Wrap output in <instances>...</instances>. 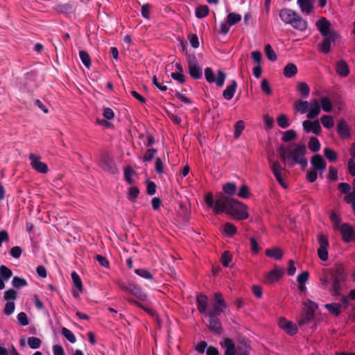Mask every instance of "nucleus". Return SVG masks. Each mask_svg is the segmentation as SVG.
<instances>
[{"instance_id": "f257e3e1", "label": "nucleus", "mask_w": 355, "mask_h": 355, "mask_svg": "<svg viewBox=\"0 0 355 355\" xmlns=\"http://www.w3.org/2000/svg\"><path fill=\"white\" fill-rule=\"evenodd\" d=\"M347 272L345 265L337 262L331 268L324 270L320 281L324 288H328L333 296L342 295V291L346 285Z\"/></svg>"}, {"instance_id": "f03ea898", "label": "nucleus", "mask_w": 355, "mask_h": 355, "mask_svg": "<svg viewBox=\"0 0 355 355\" xmlns=\"http://www.w3.org/2000/svg\"><path fill=\"white\" fill-rule=\"evenodd\" d=\"M315 26L324 37L318 44V50L323 54H328L331 51V44L335 42L338 34L335 30L331 29V23L326 17H322L316 21Z\"/></svg>"}, {"instance_id": "7ed1b4c3", "label": "nucleus", "mask_w": 355, "mask_h": 355, "mask_svg": "<svg viewBox=\"0 0 355 355\" xmlns=\"http://www.w3.org/2000/svg\"><path fill=\"white\" fill-rule=\"evenodd\" d=\"M281 20L285 24H290L293 28L300 31H305L308 22L300 16L298 13L289 8H283L279 13Z\"/></svg>"}, {"instance_id": "20e7f679", "label": "nucleus", "mask_w": 355, "mask_h": 355, "mask_svg": "<svg viewBox=\"0 0 355 355\" xmlns=\"http://www.w3.org/2000/svg\"><path fill=\"white\" fill-rule=\"evenodd\" d=\"M306 153V149L304 144L295 145V148L293 150L288 151V154L291 156V160H288V166L291 167L295 164H298L303 169L306 168L308 162L305 158Z\"/></svg>"}, {"instance_id": "39448f33", "label": "nucleus", "mask_w": 355, "mask_h": 355, "mask_svg": "<svg viewBox=\"0 0 355 355\" xmlns=\"http://www.w3.org/2000/svg\"><path fill=\"white\" fill-rule=\"evenodd\" d=\"M247 208L245 204L236 199H233L227 214L237 220H244L248 218Z\"/></svg>"}, {"instance_id": "423d86ee", "label": "nucleus", "mask_w": 355, "mask_h": 355, "mask_svg": "<svg viewBox=\"0 0 355 355\" xmlns=\"http://www.w3.org/2000/svg\"><path fill=\"white\" fill-rule=\"evenodd\" d=\"M233 199V198L220 193L215 200L214 212L216 214H220L223 212L227 214Z\"/></svg>"}, {"instance_id": "0eeeda50", "label": "nucleus", "mask_w": 355, "mask_h": 355, "mask_svg": "<svg viewBox=\"0 0 355 355\" xmlns=\"http://www.w3.org/2000/svg\"><path fill=\"white\" fill-rule=\"evenodd\" d=\"M205 76L209 83H215L218 87L223 86L226 78V74L221 70L218 71L217 77L216 78L214 71L211 67H207L205 69Z\"/></svg>"}, {"instance_id": "6e6552de", "label": "nucleus", "mask_w": 355, "mask_h": 355, "mask_svg": "<svg viewBox=\"0 0 355 355\" xmlns=\"http://www.w3.org/2000/svg\"><path fill=\"white\" fill-rule=\"evenodd\" d=\"M99 166L103 171L110 174L118 173V168L114 159L107 153H103L100 156Z\"/></svg>"}, {"instance_id": "1a4fd4ad", "label": "nucleus", "mask_w": 355, "mask_h": 355, "mask_svg": "<svg viewBox=\"0 0 355 355\" xmlns=\"http://www.w3.org/2000/svg\"><path fill=\"white\" fill-rule=\"evenodd\" d=\"M270 169L272 171V173L276 178L278 183L283 187V188H287V184L284 180L282 178V172L285 171L286 169L282 166L281 164L278 161H270Z\"/></svg>"}, {"instance_id": "9d476101", "label": "nucleus", "mask_w": 355, "mask_h": 355, "mask_svg": "<svg viewBox=\"0 0 355 355\" xmlns=\"http://www.w3.org/2000/svg\"><path fill=\"white\" fill-rule=\"evenodd\" d=\"M339 230L345 243L355 242V227L345 223L340 225Z\"/></svg>"}, {"instance_id": "9b49d317", "label": "nucleus", "mask_w": 355, "mask_h": 355, "mask_svg": "<svg viewBox=\"0 0 355 355\" xmlns=\"http://www.w3.org/2000/svg\"><path fill=\"white\" fill-rule=\"evenodd\" d=\"M119 286L124 291L132 294L140 300H145L146 299V295L145 293L142 291L138 286L134 284L129 283L125 284L124 283H121Z\"/></svg>"}, {"instance_id": "f8f14e48", "label": "nucleus", "mask_w": 355, "mask_h": 355, "mask_svg": "<svg viewBox=\"0 0 355 355\" xmlns=\"http://www.w3.org/2000/svg\"><path fill=\"white\" fill-rule=\"evenodd\" d=\"M318 241L320 244V247L318 249V257L322 261H327L328 259V251H327V248L329 246L328 238L325 235L320 234L318 237Z\"/></svg>"}, {"instance_id": "ddd939ff", "label": "nucleus", "mask_w": 355, "mask_h": 355, "mask_svg": "<svg viewBox=\"0 0 355 355\" xmlns=\"http://www.w3.org/2000/svg\"><path fill=\"white\" fill-rule=\"evenodd\" d=\"M311 164L313 169L318 171L320 176L322 177V173L327 168V162L323 157L319 154L314 155L311 159Z\"/></svg>"}, {"instance_id": "4468645a", "label": "nucleus", "mask_w": 355, "mask_h": 355, "mask_svg": "<svg viewBox=\"0 0 355 355\" xmlns=\"http://www.w3.org/2000/svg\"><path fill=\"white\" fill-rule=\"evenodd\" d=\"M29 159L31 160V166L36 171L42 173H46L48 172V166L45 163L40 161V157L39 156L31 153L29 155Z\"/></svg>"}, {"instance_id": "2eb2a0df", "label": "nucleus", "mask_w": 355, "mask_h": 355, "mask_svg": "<svg viewBox=\"0 0 355 355\" xmlns=\"http://www.w3.org/2000/svg\"><path fill=\"white\" fill-rule=\"evenodd\" d=\"M302 126L306 133L313 132L316 135H320L321 133V126L318 120L313 121L305 120L302 122Z\"/></svg>"}, {"instance_id": "dca6fc26", "label": "nucleus", "mask_w": 355, "mask_h": 355, "mask_svg": "<svg viewBox=\"0 0 355 355\" xmlns=\"http://www.w3.org/2000/svg\"><path fill=\"white\" fill-rule=\"evenodd\" d=\"M336 130L337 133L342 139L351 137V130L345 119H341L338 121Z\"/></svg>"}, {"instance_id": "f3484780", "label": "nucleus", "mask_w": 355, "mask_h": 355, "mask_svg": "<svg viewBox=\"0 0 355 355\" xmlns=\"http://www.w3.org/2000/svg\"><path fill=\"white\" fill-rule=\"evenodd\" d=\"M279 327L290 336H294L297 333V327L293 322L282 318L278 322Z\"/></svg>"}, {"instance_id": "a211bd4d", "label": "nucleus", "mask_w": 355, "mask_h": 355, "mask_svg": "<svg viewBox=\"0 0 355 355\" xmlns=\"http://www.w3.org/2000/svg\"><path fill=\"white\" fill-rule=\"evenodd\" d=\"M197 308L201 314L207 311L208 297L205 294L200 293L196 295Z\"/></svg>"}, {"instance_id": "6ab92c4d", "label": "nucleus", "mask_w": 355, "mask_h": 355, "mask_svg": "<svg viewBox=\"0 0 355 355\" xmlns=\"http://www.w3.org/2000/svg\"><path fill=\"white\" fill-rule=\"evenodd\" d=\"M284 272V270L282 268L275 266L273 270L270 271L266 276V282L268 283H272L277 282L282 278Z\"/></svg>"}, {"instance_id": "aec40b11", "label": "nucleus", "mask_w": 355, "mask_h": 355, "mask_svg": "<svg viewBox=\"0 0 355 355\" xmlns=\"http://www.w3.org/2000/svg\"><path fill=\"white\" fill-rule=\"evenodd\" d=\"M208 328L217 335L223 333V327L218 318L209 317Z\"/></svg>"}, {"instance_id": "412c9836", "label": "nucleus", "mask_w": 355, "mask_h": 355, "mask_svg": "<svg viewBox=\"0 0 355 355\" xmlns=\"http://www.w3.org/2000/svg\"><path fill=\"white\" fill-rule=\"evenodd\" d=\"M320 105L319 103V101L317 99H314L311 103V107L308 110V113L306 114V117L309 120L313 119L316 118L320 113Z\"/></svg>"}, {"instance_id": "4be33fe9", "label": "nucleus", "mask_w": 355, "mask_h": 355, "mask_svg": "<svg viewBox=\"0 0 355 355\" xmlns=\"http://www.w3.org/2000/svg\"><path fill=\"white\" fill-rule=\"evenodd\" d=\"M237 88V83L235 80L231 81L230 85H227L223 92V96L225 99L230 101L233 97Z\"/></svg>"}, {"instance_id": "5701e85b", "label": "nucleus", "mask_w": 355, "mask_h": 355, "mask_svg": "<svg viewBox=\"0 0 355 355\" xmlns=\"http://www.w3.org/2000/svg\"><path fill=\"white\" fill-rule=\"evenodd\" d=\"M336 71V73L342 77L347 76L350 71L349 66L345 60H339L337 62Z\"/></svg>"}, {"instance_id": "b1692460", "label": "nucleus", "mask_w": 355, "mask_h": 355, "mask_svg": "<svg viewBox=\"0 0 355 355\" xmlns=\"http://www.w3.org/2000/svg\"><path fill=\"white\" fill-rule=\"evenodd\" d=\"M297 3L302 12L309 15L313 9L312 0H297Z\"/></svg>"}, {"instance_id": "393cba45", "label": "nucleus", "mask_w": 355, "mask_h": 355, "mask_svg": "<svg viewBox=\"0 0 355 355\" xmlns=\"http://www.w3.org/2000/svg\"><path fill=\"white\" fill-rule=\"evenodd\" d=\"M309 103L306 101L297 100L293 103V109L302 114L308 112Z\"/></svg>"}, {"instance_id": "a878e982", "label": "nucleus", "mask_w": 355, "mask_h": 355, "mask_svg": "<svg viewBox=\"0 0 355 355\" xmlns=\"http://www.w3.org/2000/svg\"><path fill=\"white\" fill-rule=\"evenodd\" d=\"M324 308L329 311L330 313L338 316L341 313V305L339 303L326 304Z\"/></svg>"}, {"instance_id": "bb28decb", "label": "nucleus", "mask_w": 355, "mask_h": 355, "mask_svg": "<svg viewBox=\"0 0 355 355\" xmlns=\"http://www.w3.org/2000/svg\"><path fill=\"white\" fill-rule=\"evenodd\" d=\"M188 69H189V73L192 78H193L195 80H198L202 78V69L200 67L199 64L188 67Z\"/></svg>"}, {"instance_id": "cd10ccee", "label": "nucleus", "mask_w": 355, "mask_h": 355, "mask_svg": "<svg viewBox=\"0 0 355 355\" xmlns=\"http://www.w3.org/2000/svg\"><path fill=\"white\" fill-rule=\"evenodd\" d=\"M297 72V68L293 63L287 64L284 69V75L287 78L294 76Z\"/></svg>"}, {"instance_id": "c85d7f7f", "label": "nucleus", "mask_w": 355, "mask_h": 355, "mask_svg": "<svg viewBox=\"0 0 355 355\" xmlns=\"http://www.w3.org/2000/svg\"><path fill=\"white\" fill-rule=\"evenodd\" d=\"M223 192L228 195L227 196H232L236 192V185L234 182H227L223 186Z\"/></svg>"}, {"instance_id": "c756f323", "label": "nucleus", "mask_w": 355, "mask_h": 355, "mask_svg": "<svg viewBox=\"0 0 355 355\" xmlns=\"http://www.w3.org/2000/svg\"><path fill=\"white\" fill-rule=\"evenodd\" d=\"M266 254L268 257L274 258L277 260H280L283 257L282 251L278 248L267 249L266 251Z\"/></svg>"}, {"instance_id": "7c9ffc66", "label": "nucleus", "mask_w": 355, "mask_h": 355, "mask_svg": "<svg viewBox=\"0 0 355 355\" xmlns=\"http://www.w3.org/2000/svg\"><path fill=\"white\" fill-rule=\"evenodd\" d=\"M209 8L207 6H198L196 8L195 15L197 18L201 19L208 15Z\"/></svg>"}, {"instance_id": "2f4dec72", "label": "nucleus", "mask_w": 355, "mask_h": 355, "mask_svg": "<svg viewBox=\"0 0 355 355\" xmlns=\"http://www.w3.org/2000/svg\"><path fill=\"white\" fill-rule=\"evenodd\" d=\"M236 349L239 355H248L250 346L244 340H243L239 342Z\"/></svg>"}, {"instance_id": "473e14b6", "label": "nucleus", "mask_w": 355, "mask_h": 355, "mask_svg": "<svg viewBox=\"0 0 355 355\" xmlns=\"http://www.w3.org/2000/svg\"><path fill=\"white\" fill-rule=\"evenodd\" d=\"M314 315V313L305 310L304 313L302 315L300 319L298 321L299 326L301 327L309 323L313 319Z\"/></svg>"}, {"instance_id": "72a5a7b5", "label": "nucleus", "mask_w": 355, "mask_h": 355, "mask_svg": "<svg viewBox=\"0 0 355 355\" xmlns=\"http://www.w3.org/2000/svg\"><path fill=\"white\" fill-rule=\"evenodd\" d=\"M297 92L302 98H307L310 94V88L305 83H300L297 85Z\"/></svg>"}, {"instance_id": "f704fd0d", "label": "nucleus", "mask_w": 355, "mask_h": 355, "mask_svg": "<svg viewBox=\"0 0 355 355\" xmlns=\"http://www.w3.org/2000/svg\"><path fill=\"white\" fill-rule=\"evenodd\" d=\"M241 20V15L235 12H230L227 16V23L229 26L236 24Z\"/></svg>"}, {"instance_id": "c9c22d12", "label": "nucleus", "mask_w": 355, "mask_h": 355, "mask_svg": "<svg viewBox=\"0 0 355 355\" xmlns=\"http://www.w3.org/2000/svg\"><path fill=\"white\" fill-rule=\"evenodd\" d=\"M308 146L312 152L316 153L320 149V143L316 137H313L310 138Z\"/></svg>"}, {"instance_id": "e433bc0d", "label": "nucleus", "mask_w": 355, "mask_h": 355, "mask_svg": "<svg viewBox=\"0 0 355 355\" xmlns=\"http://www.w3.org/2000/svg\"><path fill=\"white\" fill-rule=\"evenodd\" d=\"M277 150L284 163L286 164L287 162L288 164V160H291V156L288 154V151H291V150L286 148L284 146H281Z\"/></svg>"}, {"instance_id": "4c0bfd02", "label": "nucleus", "mask_w": 355, "mask_h": 355, "mask_svg": "<svg viewBox=\"0 0 355 355\" xmlns=\"http://www.w3.org/2000/svg\"><path fill=\"white\" fill-rule=\"evenodd\" d=\"M62 335L66 338L71 343H75L76 341L74 334L66 327H62L61 329Z\"/></svg>"}, {"instance_id": "58836bf2", "label": "nucleus", "mask_w": 355, "mask_h": 355, "mask_svg": "<svg viewBox=\"0 0 355 355\" xmlns=\"http://www.w3.org/2000/svg\"><path fill=\"white\" fill-rule=\"evenodd\" d=\"M71 279L74 286L78 290L79 292L83 291V283L80 276L76 272L71 273Z\"/></svg>"}, {"instance_id": "ea45409f", "label": "nucleus", "mask_w": 355, "mask_h": 355, "mask_svg": "<svg viewBox=\"0 0 355 355\" xmlns=\"http://www.w3.org/2000/svg\"><path fill=\"white\" fill-rule=\"evenodd\" d=\"M320 121L322 125L327 128H331L334 125V119L331 116L329 115H324L320 118Z\"/></svg>"}, {"instance_id": "a19ab883", "label": "nucleus", "mask_w": 355, "mask_h": 355, "mask_svg": "<svg viewBox=\"0 0 355 355\" xmlns=\"http://www.w3.org/2000/svg\"><path fill=\"white\" fill-rule=\"evenodd\" d=\"M12 275V270L7 266L2 265L0 266V277L5 281H8Z\"/></svg>"}, {"instance_id": "79ce46f5", "label": "nucleus", "mask_w": 355, "mask_h": 355, "mask_svg": "<svg viewBox=\"0 0 355 355\" xmlns=\"http://www.w3.org/2000/svg\"><path fill=\"white\" fill-rule=\"evenodd\" d=\"M80 58L83 64L87 67L89 68L91 66V58L88 53L84 50L79 52Z\"/></svg>"}, {"instance_id": "37998d69", "label": "nucleus", "mask_w": 355, "mask_h": 355, "mask_svg": "<svg viewBox=\"0 0 355 355\" xmlns=\"http://www.w3.org/2000/svg\"><path fill=\"white\" fill-rule=\"evenodd\" d=\"M322 109L327 112H329L332 110V104L330 99L327 97H322L320 100Z\"/></svg>"}, {"instance_id": "c03bdc74", "label": "nucleus", "mask_w": 355, "mask_h": 355, "mask_svg": "<svg viewBox=\"0 0 355 355\" xmlns=\"http://www.w3.org/2000/svg\"><path fill=\"white\" fill-rule=\"evenodd\" d=\"M139 194V189L137 187H132L129 189L128 193V198L129 200H130L132 202H135L136 201V199L137 198Z\"/></svg>"}, {"instance_id": "a18cd8bd", "label": "nucleus", "mask_w": 355, "mask_h": 355, "mask_svg": "<svg viewBox=\"0 0 355 355\" xmlns=\"http://www.w3.org/2000/svg\"><path fill=\"white\" fill-rule=\"evenodd\" d=\"M264 50L268 60L271 61H275L277 60V55L269 44L265 46Z\"/></svg>"}, {"instance_id": "49530a36", "label": "nucleus", "mask_w": 355, "mask_h": 355, "mask_svg": "<svg viewBox=\"0 0 355 355\" xmlns=\"http://www.w3.org/2000/svg\"><path fill=\"white\" fill-rule=\"evenodd\" d=\"M224 232L228 236H232L237 232L236 227L231 223H226L224 225Z\"/></svg>"}, {"instance_id": "de8ad7c7", "label": "nucleus", "mask_w": 355, "mask_h": 355, "mask_svg": "<svg viewBox=\"0 0 355 355\" xmlns=\"http://www.w3.org/2000/svg\"><path fill=\"white\" fill-rule=\"evenodd\" d=\"M232 257L229 251H225L220 258L221 263L224 267L230 266V263L232 261Z\"/></svg>"}, {"instance_id": "09e8293b", "label": "nucleus", "mask_w": 355, "mask_h": 355, "mask_svg": "<svg viewBox=\"0 0 355 355\" xmlns=\"http://www.w3.org/2000/svg\"><path fill=\"white\" fill-rule=\"evenodd\" d=\"M27 342L28 346L34 349H38L42 344L41 340L37 337H29Z\"/></svg>"}, {"instance_id": "8fccbe9b", "label": "nucleus", "mask_w": 355, "mask_h": 355, "mask_svg": "<svg viewBox=\"0 0 355 355\" xmlns=\"http://www.w3.org/2000/svg\"><path fill=\"white\" fill-rule=\"evenodd\" d=\"M135 273L146 279L152 280L153 279V275L148 270L144 268H139L135 270Z\"/></svg>"}, {"instance_id": "3c124183", "label": "nucleus", "mask_w": 355, "mask_h": 355, "mask_svg": "<svg viewBox=\"0 0 355 355\" xmlns=\"http://www.w3.org/2000/svg\"><path fill=\"white\" fill-rule=\"evenodd\" d=\"M278 125L282 128H286L289 126L288 119L286 114H281L277 119Z\"/></svg>"}, {"instance_id": "603ef678", "label": "nucleus", "mask_w": 355, "mask_h": 355, "mask_svg": "<svg viewBox=\"0 0 355 355\" xmlns=\"http://www.w3.org/2000/svg\"><path fill=\"white\" fill-rule=\"evenodd\" d=\"M297 137L296 132L293 130H288L284 132V135L282 137V140L284 142H289L293 139H295Z\"/></svg>"}, {"instance_id": "864d4df0", "label": "nucleus", "mask_w": 355, "mask_h": 355, "mask_svg": "<svg viewBox=\"0 0 355 355\" xmlns=\"http://www.w3.org/2000/svg\"><path fill=\"white\" fill-rule=\"evenodd\" d=\"M12 284L15 288H21L27 285V282L25 279L15 276L13 277Z\"/></svg>"}, {"instance_id": "5fc2aeb1", "label": "nucleus", "mask_w": 355, "mask_h": 355, "mask_svg": "<svg viewBox=\"0 0 355 355\" xmlns=\"http://www.w3.org/2000/svg\"><path fill=\"white\" fill-rule=\"evenodd\" d=\"M324 155L330 162H335L337 159L336 153L329 148L324 149Z\"/></svg>"}, {"instance_id": "6e6d98bb", "label": "nucleus", "mask_w": 355, "mask_h": 355, "mask_svg": "<svg viewBox=\"0 0 355 355\" xmlns=\"http://www.w3.org/2000/svg\"><path fill=\"white\" fill-rule=\"evenodd\" d=\"M245 128L244 122L241 120L238 121L234 125V137L238 138Z\"/></svg>"}, {"instance_id": "4d7b16f0", "label": "nucleus", "mask_w": 355, "mask_h": 355, "mask_svg": "<svg viewBox=\"0 0 355 355\" xmlns=\"http://www.w3.org/2000/svg\"><path fill=\"white\" fill-rule=\"evenodd\" d=\"M238 196L242 198H248L250 196L249 187L246 184H242L237 193Z\"/></svg>"}, {"instance_id": "13d9d810", "label": "nucleus", "mask_w": 355, "mask_h": 355, "mask_svg": "<svg viewBox=\"0 0 355 355\" xmlns=\"http://www.w3.org/2000/svg\"><path fill=\"white\" fill-rule=\"evenodd\" d=\"M135 173V171L132 169L131 166H127L124 170V177L125 180L129 183L132 184L133 180L132 179V175Z\"/></svg>"}, {"instance_id": "bf43d9fd", "label": "nucleus", "mask_w": 355, "mask_h": 355, "mask_svg": "<svg viewBox=\"0 0 355 355\" xmlns=\"http://www.w3.org/2000/svg\"><path fill=\"white\" fill-rule=\"evenodd\" d=\"M157 150L156 148H149L146 150V154L144 155V157H143V159H144V162H150L155 155L157 153Z\"/></svg>"}, {"instance_id": "052dcab7", "label": "nucleus", "mask_w": 355, "mask_h": 355, "mask_svg": "<svg viewBox=\"0 0 355 355\" xmlns=\"http://www.w3.org/2000/svg\"><path fill=\"white\" fill-rule=\"evenodd\" d=\"M17 318L18 322L21 326H26L28 324V319L27 315L24 312H20L18 313Z\"/></svg>"}, {"instance_id": "680f3d73", "label": "nucleus", "mask_w": 355, "mask_h": 355, "mask_svg": "<svg viewBox=\"0 0 355 355\" xmlns=\"http://www.w3.org/2000/svg\"><path fill=\"white\" fill-rule=\"evenodd\" d=\"M214 303L219 304L222 305L223 307H227V304L225 302V300L223 297V295L220 292H216L214 293Z\"/></svg>"}, {"instance_id": "e2e57ef3", "label": "nucleus", "mask_w": 355, "mask_h": 355, "mask_svg": "<svg viewBox=\"0 0 355 355\" xmlns=\"http://www.w3.org/2000/svg\"><path fill=\"white\" fill-rule=\"evenodd\" d=\"M155 169L157 174L164 173V163L160 157L156 158Z\"/></svg>"}, {"instance_id": "0e129e2a", "label": "nucleus", "mask_w": 355, "mask_h": 355, "mask_svg": "<svg viewBox=\"0 0 355 355\" xmlns=\"http://www.w3.org/2000/svg\"><path fill=\"white\" fill-rule=\"evenodd\" d=\"M3 298L6 300H15L17 299V292L14 289H8L4 292Z\"/></svg>"}, {"instance_id": "69168bd1", "label": "nucleus", "mask_w": 355, "mask_h": 355, "mask_svg": "<svg viewBox=\"0 0 355 355\" xmlns=\"http://www.w3.org/2000/svg\"><path fill=\"white\" fill-rule=\"evenodd\" d=\"M157 185L153 181H147L146 192L148 195L153 196L156 193Z\"/></svg>"}, {"instance_id": "338daca9", "label": "nucleus", "mask_w": 355, "mask_h": 355, "mask_svg": "<svg viewBox=\"0 0 355 355\" xmlns=\"http://www.w3.org/2000/svg\"><path fill=\"white\" fill-rule=\"evenodd\" d=\"M188 39L191 46L194 49H197L199 47V41L197 35L196 34H189L188 35Z\"/></svg>"}, {"instance_id": "774afa93", "label": "nucleus", "mask_w": 355, "mask_h": 355, "mask_svg": "<svg viewBox=\"0 0 355 355\" xmlns=\"http://www.w3.org/2000/svg\"><path fill=\"white\" fill-rule=\"evenodd\" d=\"M15 305L13 302H7L5 308H4V313L7 315H11L15 311Z\"/></svg>"}]
</instances>
